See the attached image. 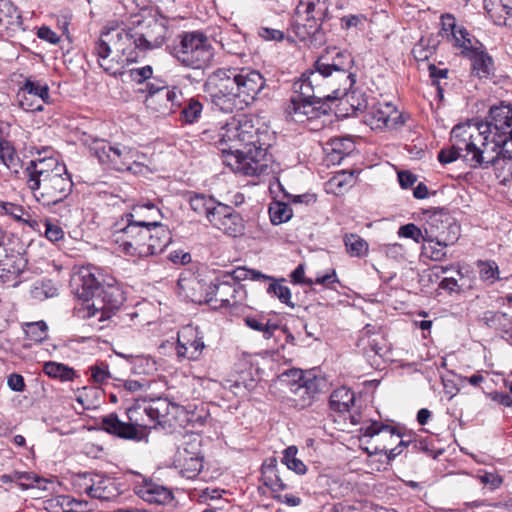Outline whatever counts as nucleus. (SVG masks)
Segmentation results:
<instances>
[{
	"mask_svg": "<svg viewBox=\"0 0 512 512\" xmlns=\"http://www.w3.org/2000/svg\"><path fill=\"white\" fill-rule=\"evenodd\" d=\"M203 139L212 140L223 152L224 163L235 173L258 176L268 168L267 149L272 138L268 127L259 119L243 115L231 118L216 137L203 131Z\"/></svg>",
	"mask_w": 512,
	"mask_h": 512,
	"instance_id": "1",
	"label": "nucleus"
},
{
	"mask_svg": "<svg viewBox=\"0 0 512 512\" xmlns=\"http://www.w3.org/2000/svg\"><path fill=\"white\" fill-rule=\"evenodd\" d=\"M264 87L262 74L248 67L219 68L209 75L205 84L212 103L225 113L244 109Z\"/></svg>",
	"mask_w": 512,
	"mask_h": 512,
	"instance_id": "2",
	"label": "nucleus"
},
{
	"mask_svg": "<svg viewBox=\"0 0 512 512\" xmlns=\"http://www.w3.org/2000/svg\"><path fill=\"white\" fill-rule=\"evenodd\" d=\"M23 179L37 202L43 206H56L67 202L73 191V181L66 165L54 157H37L28 161Z\"/></svg>",
	"mask_w": 512,
	"mask_h": 512,
	"instance_id": "3",
	"label": "nucleus"
},
{
	"mask_svg": "<svg viewBox=\"0 0 512 512\" xmlns=\"http://www.w3.org/2000/svg\"><path fill=\"white\" fill-rule=\"evenodd\" d=\"M451 146L438 153L441 164H449L461 158L471 168L488 169L493 160L495 144L481 131V127L471 124H458L453 127L450 135Z\"/></svg>",
	"mask_w": 512,
	"mask_h": 512,
	"instance_id": "4",
	"label": "nucleus"
},
{
	"mask_svg": "<svg viewBox=\"0 0 512 512\" xmlns=\"http://www.w3.org/2000/svg\"><path fill=\"white\" fill-rule=\"evenodd\" d=\"M133 35L124 28L105 27L95 43L94 54L99 66L109 75L122 76L124 68L136 60Z\"/></svg>",
	"mask_w": 512,
	"mask_h": 512,
	"instance_id": "5",
	"label": "nucleus"
},
{
	"mask_svg": "<svg viewBox=\"0 0 512 512\" xmlns=\"http://www.w3.org/2000/svg\"><path fill=\"white\" fill-rule=\"evenodd\" d=\"M112 237L122 253L140 258L163 252L172 241L171 232L166 226L146 228L128 223L116 229Z\"/></svg>",
	"mask_w": 512,
	"mask_h": 512,
	"instance_id": "6",
	"label": "nucleus"
},
{
	"mask_svg": "<svg viewBox=\"0 0 512 512\" xmlns=\"http://www.w3.org/2000/svg\"><path fill=\"white\" fill-rule=\"evenodd\" d=\"M171 55L183 67L203 70L210 66L214 48L208 36L199 30L182 32L171 48Z\"/></svg>",
	"mask_w": 512,
	"mask_h": 512,
	"instance_id": "7",
	"label": "nucleus"
},
{
	"mask_svg": "<svg viewBox=\"0 0 512 512\" xmlns=\"http://www.w3.org/2000/svg\"><path fill=\"white\" fill-rule=\"evenodd\" d=\"M149 400H136L127 409L129 422H122L116 414H109L101 421L103 430L123 439H139L137 428H153L151 413L148 411Z\"/></svg>",
	"mask_w": 512,
	"mask_h": 512,
	"instance_id": "8",
	"label": "nucleus"
},
{
	"mask_svg": "<svg viewBox=\"0 0 512 512\" xmlns=\"http://www.w3.org/2000/svg\"><path fill=\"white\" fill-rule=\"evenodd\" d=\"M350 64V54L336 47L322 53V87L330 91L327 95L334 96L333 89L341 88L344 92L352 87L354 80L348 73Z\"/></svg>",
	"mask_w": 512,
	"mask_h": 512,
	"instance_id": "9",
	"label": "nucleus"
},
{
	"mask_svg": "<svg viewBox=\"0 0 512 512\" xmlns=\"http://www.w3.org/2000/svg\"><path fill=\"white\" fill-rule=\"evenodd\" d=\"M90 152L100 163L117 171H128L133 161H137L136 149L121 143H112L104 139L85 140Z\"/></svg>",
	"mask_w": 512,
	"mask_h": 512,
	"instance_id": "10",
	"label": "nucleus"
},
{
	"mask_svg": "<svg viewBox=\"0 0 512 512\" xmlns=\"http://www.w3.org/2000/svg\"><path fill=\"white\" fill-rule=\"evenodd\" d=\"M123 302V292L116 284L102 283L97 297L94 298L91 304L79 309V312L83 311L82 317L84 318L98 316V320L103 322L109 319Z\"/></svg>",
	"mask_w": 512,
	"mask_h": 512,
	"instance_id": "11",
	"label": "nucleus"
},
{
	"mask_svg": "<svg viewBox=\"0 0 512 512\" xmlns=\"http://www.w3.org/2000/svg\"><path fill=\"white\" fill-rule=\"evenodd\" d=\"M200 441L197 437H188L178 446L174 456V466L186 479H194L203 468Z\"/></svg>",
	"mask_w": 512,
	"mask_h": 512,
	"instance_id": "12",
	"label": "nucleus"
},
{
	"mask_svg": "<svg viewBox=\"0 0 512 512\" xmlns=\"http://www.w3.org/2000/svg\"><path fill=\"white\" fill-rule=\"evenodd\" d=\"M485 131L490 141H512V106L501 104L490 108L486 124H475Z\"/></svg>",
	"mask_w": 512,
	"mask_h": 512,
	"instance_id": "13",
	"label": "nucleus"
},
{
	"mask_svg": "<svg viewBox=\"0 0 512 512\" xmlns=\"http://www.w3.org/2000/svg\"><path fill=\"white\" fill-rule=\"evenodd\" d=\"M19 107L26 112H39L45 104L51 103L49 86L46 82L27 78L16 94Z\"/></svg>",
	"mask_w": 512,
	"mask_h": 512,
	"instance_id": "14",
	"label": "nucleus"
},
{
	"mask_svg": "<svg viewBox=\"0 0 512 512\" xmlns=\"http://www.w3.org/2000/svg\"><path fill=\"white\" fill-rule=\"evenodd\" d=\"M102 277L98 268L84 266L79 268L71 277V292L84 303L91 304L100 291Z\"/></svg>",
	"mask_w": 512,
	"mask_h": 512,
	"instance_id": "15",
	"label": "nucleus"
},
{
	"mask_svg": "<svg viewBox=\"0 0 512 512\" xmlns=\"http://www.w3.org/2000/svg\"><path fill=\"white\" fill-rule=\"evenodd\" d=\"M205 349L203 332L197 326L186 325L177 334L176 355L179 360L196 361Z\"/></svg>",
	"mask_w": 512,
	"mask_h": 512,
	"instance_id": "16",
	"label": "nucleus"
},
{
	"mask_svg": "<svg viewBox=\"0 0 512 512\" xmlns=\"http://www.w3.org/2000/svg\"><path fill=\"white\" fill-rule=\"evenodd\" d=\"M334 96L325 95L322 97V114H326L327 111L324 106L328 102H338L336 105L337 110L335 111L336 117H348L356 114L358 111H362L367 107V101L364 95L359 91H344L341 88L333 89Z\"/></svg>",
	"mask_w": 512,
	"mask_h": 512,
	"instance_id": "17",
	"label": "nucleus"
},
{
	"mask_svg": "<svg viewBox=\"0 0 512 512\" xmlns=\"http://www.w3.org/2000/svg\"><path fill=\"white\" fill-rule=\"evenodd\" d=\"M461 55L471 61L472 71L479 78H487L493 71V60L483 44L473 37L462 43Z\"/></svg>",
	"mask_w": 512,
	"mask_h": 512,
	"instance_id": "18",
	"label": "nucleus"
},
{
	"mask_svg": "<svg viewBox=\"0 0 512 512\" xmlns=\"http://www.w3.org/2000/svg\"><path fill=\"white\" fill-rule=\"evenodd\" d=\"M83 480L80 488L91 498L111 501L121 494L119 484L111 477L84 474Z\"/></svg>",
	"mask_w": 512,
	"mask_h": 512,
	"instance_id": "19",
	"label": "nucleus"
},
{
	"mask_svg": "<svg viewBox=\"0 0 512 512\" xmlns=\"http://www.w3.org/2000/svg\"><path fill=\"white\" fill-rule=\"evenodd\" d=\"M178 295L193 303H207L209 297V285L191 272L182 273L177 282Z\"/></svg>",
	"mask_w": 512,
	"mask_h": 512,
	"instance_id": "20",
	"label": "nucleus"
},
{
	"mask_svg": "<svg viewBox=\"0 0 512 512\" xmlns=\"http://www.w3.org/2000/svg\"><path fill=\"white\" fill-rule=\"evenodd\" d=\"M27 259L19 252L5 253L0 259V282L17 287L25 278Z\"/></svg>",
	"mask_w": 512,
	"mask_h": 512,
	"instance_id": "21",
	"label": "nucleus"
},
{
	"mask_svg": "<svg viewBox=\"0 0 512 512\" xmlns=\"http://www.w3.org/2000/svg\"><path fill=\"white\" fill-rule=\"evenodd\" d=\"M364 122L373 130L394 128L402 124L401 115L391 103H379L370 108L364 116Z\"/></svg>",
	"mask_w": 512,
	"mask_h": 512,
	"instance_id": "22",
	"label": "nucleus"
},
{
	"mask_svg": "<svg viewBox=\"0 0 512 512\" xmlns=\"http://www.w3.org/2000/svg\"><path fill=\"white\" fill-rule=\"evenodd\" d=\"M210 224L232 237L242 235L245 230L242 216L232 207L222 203L218 206Z\"/></svg>",
	"mask_w": 512,
	"mask_h": 512,
	"instance_id": "23",
	"label": "nucleus"
},
{
	"mask_svg": "<svg viewBox=\"0 0 512 512\" xmlns=\"http://www.w3.org/2000/svg\"><path fill=\"white\" fill-rule=\"evenodd\" d=\"M181 92L177 88L156 91L155 94L147 95L146 107L159 116H167L174 113L180 105Z\"/></svg>",
	"mask_w": 512,
	"mask_h": 512,
	"instance_id": "24",
	"label": "nucleus"
},
{
	"mask_svg": "<svg viewBox=\"0 0 512 512\" xmlns=\"http://www.w3.org/2000/svg\"><path fill=\"white\" fill-rule=\"evenodd\" d=\"M167 28L163 22L156 19L145 21L143 31L133 35L135 47L139 49H154L162 46L165 41Z\"/></svg>",
	"mask_w": 512,
	"mask_h": 512,
	"instance_id": "25",
	"label": "nucleus"
},
{
	"mask_svg": "<svg viewBox=\"0 0 512 512\" xmlns=\"http://www.w3.org/2000/svg\"><path fill=\"white\" fill-rule=\"evenodd\" d=\"M493 143V160L488 163V168L492 166L502 182L512 180V140Z\"/></svg>",
	"mask_w": 512,
	"mask_h": 512,
	"instance_id": "26",
	"label": "nucleus"
},
{
	"mask_svg": "<svg viewBox=\"0 0 512 512\" xmlns=\"http://www.w3.org/2000/svg\"><path fill=\"white\" fill-rule=\"evenodd\" d=\"M182 410V407L171 403L166 398H157L149 400L148 411L151 413L153 428L161 426L163 428L171 427L173 420Z\"/></svg>",
	"mask_w": 512,
	"mask_h": 512,
	"instance_id": "27",
	"label": "nucleus"
},
{
	"mask_svg": "<svg viewBox=\"0 0 512 512\" xmlns=\"http://www.w3.org/2000/svg\"><path fill=\"white\" fill-rule=\"evenodd\" d=\"M242 292V286L237 283L230 281H221L217 283H211L209 285V297L211 301L209 304L214 307H229L234 303L238 302V294Z\"/></svg>",
	"mask_w": 512,
	"mask_h": 512,
	"instance_id": "28",
	"label": "nucleus"
},
{
	"mask_svg": "<svg viewBox=\"0 0 512 512\" xmlns=\"http://www.w3.org/2000/svg\"><path fill=\"white\" fill-rule=\"evenodd\" d=\"M24 31L20 10L9 0H0V34L13 37Z\"/></svg>",
	"mask_w": 512,
	"mask_h": 512,
	"instance_id": "29",
	"label": "nucleus"
},
{
	"mask_svg": "<svg viewBox=\"0 0 512 512\" xmlns=\"http://www.w3.org/2000/svg\"><path fill=\"white\" fill-rule=\"evenodd\" d=\"M285 112L295 122H305L320 117V100H298L291 98Z\"/></svg>",
	"mask_w": 512,
	"mask_h": 512,
	"instance_id": "30",
	"label": "nucleus"
},
{
	"mask_svg": "<svg viewBox=\"0 0 512 512\" xmlns=\"http://www.w3.org/2000/svg\"><path fill=\"white\" fill-rule=\"evenodd\" d=\"M160 214V210L149 202L133 206L131 212L127 213L125 217L128 224L154 228L155 226H164L158 220Z\"/></svg>",
	"mask_w": 512,
	"mask_h": 512,
	"instance_id": "31",
	"label": "nucleus"
},
{
	"mask_svg": "<svg viewBox=\"0 0 512 512\" xmlns=\"http://www.w3.org/2000/svg\"><path fill=\"white\" fill-rule=\"evenodd\" d=\"M320 58L314 61V70L304 73L301 79L294 83V90L298 93V100H320L316 96V89L319 87Z\"/></svg>",
	"mask_w": 512,
	"mask_h": 512,
	"instance_id": "32",
	"label": "nucleus"
},
{
	"mask_svg": "<svg viewBox=\"0 0 512 512\" xmlns=\"http://www.w3.org/2000/svg\"><path fill=\"white\" fill-rule=\"evenodd\" d=\"M134 491L139 497L149 503L166 504L173 499L172 492L169 489L147 479H143L141 484H136Z\"/></svg>",
	"mask_w": 512,
	"mask_h": 512,
	"instance_id": "33",
	"label": "nucleus"
},
{
	"mask_svg": "<svg viewBox=\"0 0 512 512\" xmlns=\"http://www.w3.org/2000/svg\"><path fill=\"white\" fill-rule=\"evenodd\" d=\"M441 34L457 49L462 48V43L466 42V39L474 37L465 27L457 25L455 17L451 14L442 15Z\"/></svg>",
	"mask_w": 512,
	"mask_h": 512,
	"instance_id": "34",
	"label": "nucleus"
},
{
	"mask_svg": "<svg viewBox=\"0 0 512 512\" xmlns=\"http://www.w3.org/2000/svg\"><path fill=\"white\" fill-rule=\"evenodd\" d=\"M381 433H386L390 436V438H396L399 440V443L396 447L388 449L387 458L388 460L394 459L396 456L400 455L403 447H407L410 444V441H405L401 439L400 433L396 432V429L390 425H386L377 421H373L365 428V436L373 437L375 435H379Z\"/></svg>",
	"mask_w": 512,
	"mask_h": 512,
	"instance_id": "35",
	"label": "nucleus"
},
{
	"mask_svg": "<svg viewBox=\"0 0 512 512\" xmlns=\"http://www.w3.org/2000/svg\"><path fill=\"white\" fill-rule=\"evenodd\" d=\"M305 6L304 12L306 14L305 23L298 28V34L305 39H310V42L317 41V34L320 31V24L317 22V19L313 15L315 11L316 3L310 0H301L298 6V10L300 11L301 7Z\"/></svg>",
	"mask_w": 512,
	"mask_h": 512,
	"instance_id": "36",
	"label": "nucleus"
},
{
	"mask_svg": "<svg viewBox=\"0 0 512 512\" xmlns=\"http://www.w3.org/2000/svg\"><path fill=\"white\" fill-rule=\"evenodd\" d=\"M191 209L198 215H203L211 223L214 218L220 202H217L213 197L204 194L194 193L189 197Z\"/></svg>",
	"mask_w": 512,
	"mask_h": 512,
	"instance_id": "37",
	"label": "nucleus"
},
{
	"mask_svg": "<svg viewBox=\"0 0 512 512\" xmlns=\"http://www.w3.org/2000/svg\"><path fill=\"white\" fill-rule=\"evenodd\" d=\"M354 183V171L342 170L325 183V191L334 195H341L351 188Z\"/></svg>",
	"mask_w": 512,
	"mask_h": 512,
	"instance_id": "38",
	"label": "nucleus"
},
{
	"mask_svg": "<svg viewBox=\"0 0 512 512\" xmlns=\"http://www.w3.org/2000/svg\"><path fill=\"white\" fill-rule=\"evenodd\" d=\"M244 323L250 329L262 334L264 339H271L280 326L262 315H249L244 318Z\"/></svg>",
	"mask_w": 512,
	"mask_h": 512,
	"instance_id": "39",
	"label": "nucleus"
},
{
	"mask_svg": "<svg viewBox=\"0 0 512 512\" xmlns=\"http://www.w3.org/2000/svg\"><path fill=\"white\" fill-rule=\"evenodd\" d=\"M291 375L296 382H299L297 391L303 390V394H307L310 399H315L318 396L319 382L313 371L293 370Z\"/></svg>",
	"mask_w": 512,
	"mask_h": 512,
	"instance_id": "40",
	"label": "nucleus"
},
{
	"mask_svg": "<svg viewBox=\"0 0 512 512\" xmlns=\"http://www.w3.org/2000/svg\"><path fill=\"white\" fill-rule=\"evenodd\" d=\"M451 219L443 214H434L429 217L425 226V237L424 242L435 244L438 242V236L444 233Z\"/></svg>",
	"mask_w": 512,
	"mask_h": 512,
	"instance_id": "41",
	"label": "nucleus"
},
{
	"mask_svg": "<svg viewBox=\"0 0 512 512\" xmlns=\"http://www.w3.org/2000/svg\"><path fill=\"white\" fill-rule=\"evenodd\" d=\"M482 321L490 328L502 331L512 337V317L507 313L498 311H486L483 313Z\"/></svg>",
	"mask_w": 512,
	"mask_h": 512,
	"instance_id": "42",
	"label": "nucleus"
},
{
	"mask_svg": "<svg viewBox=\"0 0 512 512\" xmlns=\"http://www.w3.org/2000/svg\"><path fill=\"white\" fill-rule=\"evenodd\" d=\"M354 400V393L346 387H341L333 391L330 395L329 405L332 410L344 413L349 411Z\"/></svg>",
	"mask_w": 512,
	"mask_h": 512,
	"instance_id": "43",
	"label": "nucleus"
},
{
	"mask_svg": "<svg viewBox=\"0 0 512 512\" xmlns=\"http://www.w3.org/2000/svg\"><path fill=\"white\" fill-rule=\"evenodd\" d=\"M0 160L13 173H18L20 158L13 145L7 140L0 141Z\"/></svg>",
	"mask_w": 512,
	"mask_h": 512,
	"instance_id": "44",
	"label": "nucleus"
},
{
	"mask_svg": "<svg viewBox=\"0 0 512 512\" xmlns=\"http://www.w3.org/2000/svg\"><path fill=\"white\" fill-rule=\"evenodd\" d=\"M343 241L346 251L351 257H363L368 252L369 245L367 241L358 234H345Z\"/></svg>",
	"mask_w": 512,
	"mask_h": 512,
	"instance_id": "45",
	"label": "nucleus"
},
{
	"mask_svg": "<svg viewBox=\"0 0 512 512\" xmlns=\"http://www.w3.org/2000/svg\"><path fill=\"white\" fill-rule=\"evenodd\" d=\"M43 371L49 377L59 379L61 381H71L75 376V372L71 367L53 361L44 363Z\"/></svg>",
	"mask_w": 512,
	"mask_h": 512,
	"instance_id": "46",
	"label": "nucleus"
},
{
	"mask_svg": "<svg viewBox=\"0 0 512 512\" xmlns=\"http://www.w3.org/2000/svg\"><path fill=\"white\" fill-rule=\"evenodd\" d=\"M267 280L271 282L267 288V293L270 295L271 294L274 295L282 303H285L289 306H293V304H291V301H290L291 300L290 289L286 285H284L285 279L284 278L276 279V278L270 276V278H268Z\"/></svg>",
	"mask_w": 512,
	"mask_h": 512,
	"instance_id": "47",
	"label": "nucleus"
},
{
	"mask_svg": "<svg viewBox=\"0 0 512 512\" xmlns=\"http://www.w3.org/2000/svg\"><path fill=\"white\" fill-rule=\"evenodd\" d=\"M202 111V103L195 98H191L185 103L181 111V120L184 123L193 124L199 120Z\"/></svg>",
	"mask_w": 512,
	"mask_h": 512,
	"instance_id": "48",
	"label": "nucleus"
},
{
	"mask_svg": "<svg viewBox=\"0 0 512 512\" xmlns=\"http://www.w3.org/2000/svg\"><path fill=\"white\" fill-rule=\"evenodd\" d=\"M282 462L288 469L296 472L297 474H304L306 472L305 464L296 457L297 448L289 446L284 450Z\"/></svg>",
	"mask_w": 512,
	"mask_h": 512,
	"instance_id": "49",
	"label": "nucleus"
},
{
	"mask_svg": "<svg viewBox=\"0 0 512 512\" xmlns=\"http://www.w3.org/2000/svg\"><path fill=\"white\" fill-rule=\"evenodd\" d=\"M56 502L61 506L66 505L71 512H88L94 509V505L86 500L75 499L69 496H59Z\"/></svg>",
	"mask_w": 512,
	"mask_h": 512,
	"instance_id": "50",
	"label": "nucleus"
},
{
	"mask_svg": "<svg viewBox=\"0 0 512 512\" xmlns=\"http://www.w3.org/2000/svg\"><path fill=\"white\" fill-rule=\"evenodd\" d=\"M270 219L273 224L278 225L287 222L292 217V210L289 205L277 202L269 208Z\"/></svg>",
	"mask_w": 512,
	"mask_h": 512,
	"instance_id": "51",
	"label": "nucleus"
},
{
	"mask_svg": "<svg viewBox=\"0 0 512 512\" xmlns=\"http://www.w3.org/2000/svg\"><path fill=\"white\" fill-rule=\"evenodd\" d=\"M268 278H270V276L262 274L258 270L247 269L245 267H239V268L235 269L231 275L232 283H237V284H239V282L247 280V279L264 280V279H268Z\"/></svg>",
	"mask_w": 512,
	"mask_h": 512,
	"instance_id": "52",
	"label": "nucleus"
},
{
	"mask_svg": "<svg viewBox=\"0 0 512 512\" xmlns=\"http://www.w3.org/2000/svg\"><path fill=\"white\" fill-rule=\"evenodd\" d=\"M480 278L483 281L494 283L499 279L498 265L494 261H479Z\"/></svg>",
	"mask_w": 512,
	"mask_h": 512,
	"instance_id": "53",
	"label": "nucleus"
},
{
	"mask_svg": "<svg viewBox=\"0 0 512 512\" xmlns=\"http://www.w3.org/2000/svg\"><path fill=\"white\" fill-rule=\"evenodd\" d=\"M47 325L44 321L28 323L25 328L27 337L34 342H41L47 337Z\"/></svg>",
	"mask_w": 512,
	"mask_h": 512,
	"instance_id": "54",
	"label": "nucleus"
},
{
	"mask_svg": "<svg viewBox=\"0 0 512 512\" xmlns=\"http://www.w3.org/2000/svg\"><path fill=\"white\" fill-rule=\"evenodd\" d=\"M242 38V35L236 32L232 33L231 35L223 37L221 39L223 49L230 54H241Z\"/></svg>",
	"mask_w": 512,
	"mask_h": 512,
	"instance_id": "55",
	"label": "nucleus"
},
{
	"mask_svg": "<svg viewBox=\"0 0 512 512\" xmlns=\"http://www.w3.org/2000/svg\"><path fill=\"white\" fill-rule=\"evenodd\" d=\"M460 228L459 226L451 220L445 229L444 233L438 236L437 246H448L455 243L459 238Z\"/></svg>",
	"mask_w": 512,
	"mask_h": 512,
	"instance_id": "56",
	"label": "nucleus"
},
{
	"mask_svg": "<svg viewBox=\"0 0 512 512\" xmlns=\"http://www.w3.org/2000/svg\"><path fill=\"white\" fill-rule=\"evenodd\" d=\"M494 13L498 14L496 24L507 25V19L512 18V0H501L500 4L494 7Z\"/></svg>",
	"mask_w": 512,
	"mask_h": 512,
	"instance_id": "57",
	"label": "nucleus"
},
{
	"mask_svg": "<svg viewBox=\"0 0 512 512\" xmlns=\"http://www.w3.org/2000/svg\"><path fill=\"white\" fill-rule=\"evenodd\" d=\"M398 235L400 237L413 239L415 242L420 243L421 241H424L425 232L423 233L415 224L409 223L399 228Z\"/></svg>",
	"mask_w": 512,
	"mask_h": 512,
	"instance_id": "58",
	"label": "nucleus"
},
{
	"mask_svg": "<svg viewBox=\"0 0 512 512\" xmlns=\"http://www.w3.org/2000/svg\"><path fill=\"white\" fill-rule=\"evenodd\" d=\"M125 74H127L132 81L136 83H143L151 78L153 70L151 66L147 65L141 68L130 69L127 72L124 71L123 75Z\"/></svg>",
	"mask_w": 512,
	"mask_h": 512,
	"instance_id": "59",
	"label": "nucleus"
},
{
	"mask_svg": "<svg viewBox=\"0 0 512 512\" xmlns=\"http://www.w3.org/2000/svg\"><path fill=\"white\" fill-rule=\"evenodd\" d=\"M326 146L328 151L339 153L342 157H345L352 151V142L348 139H333Z\"/></svg>",
	"mask_w": 512,
	"mask_h": 512,
	"instance_id": "60",
	"label": "nucleus"
},
{
	"mask_svg": "<svg viewBox=\"0 0 512 512\" xmlns=\"http://www.w3.org/2000/svg\"><path fill=\"white\" fill-rule=\"evenodd\" d=\"M136 154L138 156V159L137 161H133V163L131 164V169H129L128 171L132 172L133 174L142 175L149 173V165L151 163L149 158L145 154L139 152L138 150H136Z\"/></svg>",
	"mask_w": 512,
	"mask_h": 512,
	"instance_id": "61",
	"label": "nucleus"
},
{
	"mask_svg": "<svg viewBox=\"0 0 512 512\" xmlns=\"http://www.w3.org/2000/svg\"><path fill=\"white\" fill-rule=\"evenodd\" d=\"M45 236L51 242H57L64 237L63 229L56 223L51 221L45 222Z\"/></svg>",
	"mask_w": 512,
	"mask_h": 512,
	"instance_id": "62",
	"label": "nucleus"
},
{
	"mask_svg": "<svg viewBox=\"0 0 512 512\" xmlns=\"http://www.w3.org/2000/svg\"><path fill=\"white\" fill-rule=\"evenodd\" d=\"M264 485L269 487L273 492L282 491L287 488V485L280 478L277 472L267 475L262 478Z\"/></svg>",
	"mask_w": 512,
	"mask_h": 512,
	"instance_id": "63",
	"label": "nucleus"
},
{
	"mask_svg": "<svg viewBox=\"0 0 512 512\" xmlns=\"http://www.w3.org/2000/svg\"><path fill=\"white\" fill-rule=\"evenodd\" d=\"M412 54L414 55L416 60L424 61V60H427L433 54V48L427 47L424 44V39L422 38L419 41V43H417L413 47Z\"/></svg>",
	"mask_w": 512,
	"mask_h": 512,
	"instance_id": "64",
	"label": "nucleus"
}]
</instances>
